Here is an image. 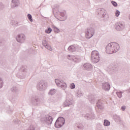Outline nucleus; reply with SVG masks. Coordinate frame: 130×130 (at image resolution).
<instances>
[{
	"label": "nucleus",
	"instance_id": "a211bd4d",
	"mask_svg": "<svg viewBox=\"0 0 130 130\" xmlns=\"http://www.w3.org/2000/svg\"><path fill=\"white\" fill-rule=\"evenodd\" d=\"M113 119L116 121V122H118L120 124H122V121L120 119V117L117 115H114L113 116Z\"/></svg>",
	"mask_w": 130,
	"mask_h": 130
},
{
	"label": "nucleus",
	"instance_id": "a19ab883",
	"mask_svg": "<svg viewBox=\"0 0 130 130\" xmlns=\"http://www.w3.org/2000/svg\"><path fill=\"white\" fill-rule=\"evenodd\" d=\"M49 101H50L51 102H54V100H53V99H51V98H50L49 99Z\"/></svg>",
	"mask_w": 130,
	"mask_h": 130
},
{
	"label": "nucleus",
	"instance_id": "f257e3e1",
	"mask_svg": "<svg viewBox=\"0 0 130 130\" xmlns=\"http://www.w3.org/2000/svg\"><path fill=\"white\" fill-rule=\"evenodd\" d=\"M119 44L116 42H112L108 44L106 47V52L108 54L116 53L119 50Z\"/></svg>",
	"mask_w": 130,
	"mask_h": 130
},
{
	"label": "nucleus",
	"instance_id": "c756f323",
	"mask_svg": "<svg viewBox=\"0 0 130 130\" xmlns=\"http://www.w3.org/2000/svg\"><path fill=\"white\" fill-rule=\"evenodd\" d=\"M42 44L43 45V46H44V47H45L46 46H47V45H48V42L45 40H44L42 41Z\"/></svg>",
	"mask_w": 130,
	"mask_h": 130
},
{
	"label": "nucleus",
	"instance_id": "9d476101",
	"mask_svg": "<svg viewBox=\"0 0 130 130\" xmlns=\"http://www.w3.org/2000/svg\"><path fill=\"white\" fill-rule=\"evenodd\" d=\"M16 40L19 43H24L26 40V36L23 34H19L16 37Z\"/></svg>",
	"mask_w": 130,
	"mask_h": 130
},
{
	"label": "nucleus",
	"instance_id": "1a4fd4ad",
	"mask_svg": "<svg viewBox=\"0 0 130 130\" xmlns=\"http://www.w3.org/2000/svg\"><path fill=\"white\" fill-rule=\"evenodd\" d=\"M125 27V25L122 22L116 23L115 25V28L117 31H122V30L124 29Z\"/></svg>",
	"mask_w": 130,
	"mask_h": 130
},
{
	"label": "nucleus",
	"instance_id": "f704fd0d",
	"mask_svg": "<svg viewBox=\"0 0 130 130\" xmlns=\"http://www.w3.org/2000/svg\"><path fill=\"white\" fill-rule=\"evenodd\" d=\"M54 31L55 32V33H58L59 32H60L59 29L57 28V27L55 26L54 27Z\"/></svg>",
	"mask_w": 130,
	"mask_h": 130
},
{
	"label": "nucleus",
	"instance_id": "c9c22d12",
	"mask_svg": "<svg viewBox=\"0 0 130 130\" xmlns=\"http://www.w3.org/2000/svg\"><path fill=\"white\" fill-rule=\"evenodd\" d=\"M89 100L90 103H91V104H94V102L95 101V100L94 99V98H89Z\"/></svg>",
	"mask_w": 130,
	"mask_h": 130
},
{
	"label": "nucleus",
	"instance_id": "2eb2a0df",
	"mask_svg": "<svg viewBox=\"0 0 130 130\" xmlns=\"http://www.w3.org/2000/svg\"><path fill=\"white\" fill-rule=\"evenodd\" d=\"M102 87L105 91H109L110 90V84L108 82H105L102 83Z\"/></svg>",
	"mask_w": 130,
	"mask_h": 130
},
{
	"label": "nucleus",
	"instance_id": "6e6552de",
	"mask_svg": "<svg viewBox=\"0 0 130 130\" xmlns=\"http://www.w3.org/2000/svg\"><path fill=\"white\" fill-rule=\"evenodd\" d=\"M55 82L58 87H61L63 90H66V89H67V83L63 80L55 79Z\"/></svg>",
	"mask_w": 130,
	"mask_h": 130
},
{
	"label": "nucleus",
	"instance_id": "f3484780",
	"mask_svg": "<svg viewBox=\"0 0 130 130\" xmlns=\"http://www.w3.org/2000/svg\"><path fill=\"white\" fill-rule=\"evenodd\" d=\"M19 5H20V2H19V0H12V3H11V8L12 9H14L16 7H19Z\"/></svg>",
	"mask_w": 130,
	"mask_h": 130
},
{
	"label": "nucleus",
	"instance_id": "6ab92c4d",
	"mask_svg": "<svg viewBox=\"0 0 130 130\" xmlns=\"http://www.w3.org/2000/svg\"><path fill=\"white\" fill-rule=\"evenodd\" d=\"M92 64L89 63H85L83 65V69L86 71H91V70H92Z\"/></svg>",
	"mask_w": 130,
	"mask_h": 130
},
{
	"label": "nucleus",
	"instance_id": "423d86ee",
	"mask_svg": "<svg viewBox=\"0 0 130 130\" xmlns=\"http://www.w3.org/2000/svg\"><path fill=\"white\" fill-rule=\"evenodd\" d=\"M30 103L35 106H38L40 105L41 103V100L38 98V96H34L30 98Z\"/></svg>",
	"mask_w": 130,
	"mask_h": 130
},
{
	"label": "nucleus",
	"instance_id": "cd10ccee",
	"mask_svg": "<svg viewBox=\"0 0 130 130\" xmlns=\"http://www.w3.org/2000/svg\"><path fill=\"white\" fill-rule=\"evenodd\" d=\"M104 125L105 126H109L110 125V122L108 120H104Z\"/></svg>",
	"mask_w": 130,
	"mask_h": 130
},
{
	"label": "nucleus",
	"instance_id": "f03ea898",
	"mask_svg": "<svg viewBox=\"0 0 130 130\" xmlns=\"http://www.w3.org/2000/svg\"><path fill=\"white\" fill-rule=\"evenodd\" d=\"M37 89L39 91H45L47 89V83L43 80L37 83Z\"/></svg>",
	"mask_w": 130,
	"mask_h": 130
},
{
	"label": "nucleus",
	"instance_id": "72a5a7b5",
	"mask_svg": "<svg viewBox=\"0 0 130 130\" xmlns=\"http://www.w3.org/2000/svg\"><path fill=\"white\" fill-rule=\"evenodd\" d=\"M119 15H120V12H119V11H118V10H116L115 13V16L116 17H119Z\"/></svg>",
	"mask_w": 130,
	"mask_h": 130
},
{
	"label": "nucleus",
	"instance_id": "f8f14e48",
	"mask_svg": "<svg viewBox=\"0 0 130 130\" xmlns=\"http://www.w3.org/2000/svg\"><path fill=\"white\" fill-rule=\"evenodd\" d=\"M73 103H74L73 99L67 96L66 98V102L63 103V107H68L70 106V105H73Z\"/></svg>",
	"mask_w": 130,
	"mask_h": 130
},
{
	"label": "nucleus",
	"instance_id": "393cba45",
	"mask_svg": "<svg viewBox=\"0 0 130 130\" xmlns=\"http://www.w3.org/2000/svg\"><path fill=\"white\" fill-rule=\"evenodd\" d=\"M56 93V90L55 89H51L49 90L48 92V95H54Z\"/></svg>",
	"mask_w": 130,
	"mask_h": 130
},
{
	"label": "nucleus",
	"instance_id": "7ed1b4c3",
	"mask_svg": "<svg viewBox=\"0 0 130 130\" xmlns=\"http://www.w3.org/2000/svg\"><path fill=\"white\" fill-rule=\"evenodd\" d=\"M91 59L94 63H97L100 60L99 52L98 51H92L91 54Z\"/></svg>",
	"mask_w": 130,
	"mask_h": 130
},
{
	"label": "nucleus",
	"instance_id": "e433bc0d",
	"mask_svg": "<svg viewBox=\"0 0 130 130\" xmlns=\"http://www.w3.org/2000/svg\"><path fill=\"white\" fill-rule=\"evenodd\" d=\"M70 88L71 89H75V88H76V85H75V83H72L70 85Z\"/></svg>",
	"mask_w": 130,
	"mask_h": 130
},
{
	"label": "nucleus",
	"instance_id": "5701e85b",
	"mask_svg": "<svg viewBox=\"0 0 130 130\" xmlns=\"http://www.w3.org/2000/svg\"><path fill=\"white\" fill-rule=\"evenodd\" d=\"M11 92L13 93H18L19 92V88L16 86H13L11 89Z\"/></svg>",
	"mask_w": 130,
	"mask_h": 130
},
{
	"label": "nucleus",
	"instance_id": "39448f33",
	"mask_svg": "<svg viewBox=\"0 0 130 130\" xmlns=\"http://www.w3.org/2000/svg\"><path fill=\"white\" fill-rule=\"evenodd\" d=\"M66 120L62 117H59L55 123V126L57 128H59L64 124Z\"/></svg>",
	"mask_w": 130,
	"mask_h": 130
},
{
	"label": "nucleus",
	"instance_id": "b1692460",
	"mask_svg": "<svg viewBox=\"0 0 130 130\" xmlns=\"http://www.w3.org/2000/svg\"><path fill=\"white\" fill-rule=\"evenodd\" d=\"M19 23H18L15 20H12L10 22V24L11 26H13V27H17L18 26Z\"/></svg>",
	"mask_w": 130,
	"mask_h": 130
},
{
	"label": "nucleus",
	"instance_id": "20e7f679",
	"mask_svg": "<svg viewBox=\"0 0 130 130\" xmlns=\"http://www.w3.org/2000/svg\"><path fill=\"white\" fill-rule=\"evenodd\" d=\"M85 37L87 39H90L91 37H93V35H94L95 33V29H94L92 27H88L85 30Z\"/></svg>",
	"mask_w": 130,
	"mask_h": 130
},
{
	"label": "nucleus",
	"instance_id": "473e14b6",
	"mask_svg": "<svg viewBox=\"0 0 130 130\" xmlns=\"http://www.w3.org/2000/svg\"><path fill=\"white\" fill-rule=\"evenodd\" d=\"M4 85V81H3V79L1 77H0V89L1 88H3V86Z\"/></svg>",
	"mask_w": 130,
	"mask_h": 130
},
{
	"label": "nucleus",
	"instance_id": "aec40b11",
	"mask_svg": "<svg viewBox=\"0 0 130 130\" xmlns=\"http://www.w3.org/2000/svg\"><path fill=\"white\" fill-rule=\"evenodd\" d=\"M85 118L86 119H91V118H95V115L93 112H91L90 114H86L85 116Z\"/></svg>",
	"mask_w": 130,
	"mask_h": 130
},
{
	"label": "nucleus",
	"instance_id": "7c9ffc66",
	"mask_svg": "<svg viewBox=\"0 0 130 130\" xmlns=\"http://www.w3.org/2000/svg\"><path fill=\"white\" fill-rule=\"evenodd\" d=\"M45 47V48H46V49H48V50H50V51H52V47H51V46H50V45L48 44Z\"/></svg>",
	"mask_w": 130,
	"mask_h": 130
},
{
	"label": "nucleus",
	"instance_id": "4c0bfd02",
	"mask_svg": "<svg viewBox=\"0 0 130 130\" xmlns=\"http://www.w3.org/2000/svg\"><path fill=\"white\" fill-rule=\"evenodd\" d=\"M111 4L114 6V7H117V3L114 1H112Z\"/></svg>",
	"mask_w": 130,
	"mask_h": 130
},
{
	"label": "nucleus",
	"instance_id": "a878e982",
	"mask_svg": "<svg viewBox=\"0 0 130 130\" xmlns=\"http://www.w3.org/2000/svg\"><path fill=\"white\" fill-rule=\"evenodd\" d=\"M76 95L77 97L80 98V97H82V96L84 95V93H83V91L81 90H78Z\"/></svg>",
	"mask_w": 130,
	"mask_h": 130
},
{
	"label": "nucleus",
	"instance_id": "ddd939ff",
	"mask_svg": "<svg viewBox=\"0 0 130 130\" xmlns=\"http://www.w3.org/2000/svg\"><path fill=\"white\" fill-rule=\"evenodd\" d=\"M98 16L100 18H104L105 19H106L107 14L105 13V10H104V9H99L98 10Z\"/></svg>",
	"mask_w": 130,
	"mask_h": 130
},
{
	"label": "nucleus",
	"instance_id": "2f4dec72",
	"mask_svg": "<svg viewBox=\"0 0 130 130\" xmlns=\"http://www.w3.org/2000/svg\"><path fill=\"white\" fill-rule=\"evenodd\" d=\"M27 18L30 22H33V19H32V15H31V14H28L27 15Z\"/></svg>",
	"mask_w": 130,
	"mask_h": 130
},
{
	"label": "nucleus",
	"instance_id": "4be33fe9",
	"mask_svg": "<svg viewBox=\"0 0 130 130\" xmlns=\"http://www.w3.org/2000/svg\"><path fill=\"white\" fill-rule=\"evenodd\" d=\"M68 50L70 52H75L77 50V46L75 45H71L68 48Z\"/></svg>",
	"mask_w": 130,
	"mask_h": 130
},
{
	"label": "nucleus",
	"instance_id": "4468645a",
	"mask_svg": "<svg viewBox=\"0 0 130 130\" xmlns=\"http://www.w3.org/2000/svg\"><path fill=\"white\" fill-rule=\"evenodd\" d=\"M67 58L68 59H69V60H72V61H74V62L76 63L81 61V59L77 56L69 55L67 56Z\"/></svg>",
	"mask_w": 130,
	"mask_h": 130
},
{
	"label": "nucleus",
	"instance_id": "ea45409f",
	"mask_svg": "<svg viewBox=\"0 0 130 130\" xmlns=\"http://www.w3.org/2000/svg\"><path fill=\"white\" fill-rule=\"evenodd\" d=\"M4 8V5H3L2 3H0V9H3Z\"/></svg>",
	"mask_w": 130,
	"mask_h": 130
},
{
	"label": "nucleus",
	"instance_id": "0eeeda50",
	"mask_svg": "<svg viewBox=\"0 0 130 130\" xmlns=\"http://www.w3.org/2000/svg\"><path fill=\"white\" fill-rule=\"evenodd\" d=\"M53 120V119L52 118V117L49 115L45 116L44 117L42 118L41 119V121L42 122H45L47 124H51V123H52Z\"/></svg>",
	"mask_w": 130,
	"mask_h": 130
},
{
	"label": "nucleus",
	"instance_id": "9b49d317",
	"mask_svg": "<svg viewBox=\"0 0 130 130\" xmlns=\"http://www.w3.org/2000/svg\"><path fill=\"white\" fill-rule=\"evenodd\" d=\"M27 72V69H24V68H21V71L17 74V77L19 79H25L26 77V72Z\"/></svg>",
	"mask_w": 130,
	"mask_h": 130
},
{
	"label": "nucleus",
	"instance_id": "dca6fc26",
	"mask_svg": "<svg viewBox=\"0 0 130 130\" xmlns=\"http://www.w3.org/2000/svg\"><path fill=\"white\" fill-rule=\"evenodd\" d=\"M60 17L57 18L59 21H66L67 20V15L66 12H58Z\"/></svg>",
	"mask_w": 130,
	"mask_h": 130
},
{
	"label": "nucleus",
	"instance_id": "c85d7f7f",
	"mask_svg": "<svg viewBox=\"0 0 130 130\" xmlns=\"http://www.w3.org/2000/svg\"><path fill=\"white\" fill-rule=\"evenodd\" d=\"M51 32H52V29L50 27H48V28L45 30V33H47V34H50Z\"/></svg>",
	"mask_w": 130,
	"mask_h": 130
},
{
	"label": "nucleus",
	"instance_id": "bb28decb",
	"mask_svg": "<svg viewBox=\"0 0 130 130\" xmlns=\"http://www.w3.org/2000/svg\"><path fill=\"white\" fill-rule=\"evenodd\" d=\"M123 93V92L119 91H117L116 92V94L117 95V97H118V98H121L122 97Z\"/></svg>",
	"mask_w": 130,
	"mask_h": 130
},
{
	"label": "nucleus",
	"instance_id": "58836bf2",
	"mask_svg": "<svg viewBox=\"0 0 130 130\" xmlns=\"http://www.w3.org/2000/svg\"><path fill=\"white\" fill-rule=\"evenodd\" d=\"M125 106H122L121 107V110H122V111H124V110H125Z\"/></svg>",
	"mask_w": 130,
	"mask_h": 130
},
{
	"label": "nucleus",
	"instance_id": "412c9836",
	"mask_svg": "<svg viewBox=\"0 0 130 130\" xmlns=\"http://www.w3.org/2000/svg\"><path fill=\"white\" fill-rule=\"evenodd\" d=\"M96 106L99 109H104V107L103 106V104H102V101L101 100H99L96 103Z\"/></svg>",
	"mask_w": 130,
	"mask_h": 130
}]
</instances>
